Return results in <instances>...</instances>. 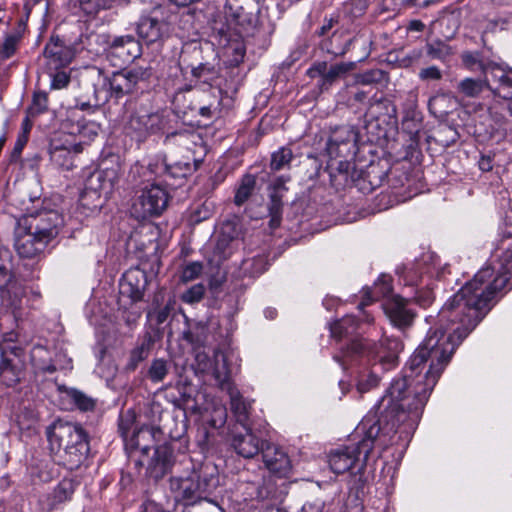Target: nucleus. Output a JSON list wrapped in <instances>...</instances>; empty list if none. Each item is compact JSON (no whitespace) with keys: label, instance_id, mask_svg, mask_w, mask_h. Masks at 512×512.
Instances as JSON below:
<instances>
[{"label":"nucleus","instance_id":"30","mask_svg":"<svg viewBox=\"0 0 512 512\" xmlns=\"http://www.w3.org/2000/svg\"><path fill=\"white\" fill-rule=\"evenodd\" d=\"M230 396L231 410L237 420L243 426L247 425L250 403L246 402L239 391L233 386L226 389Z\"/></svg>","mask_w":512,"mask_h":512},{"label":"nucleus","instance_id":"4","mask_svg":"<svg viewBox=\"0 0 512 512\" xmlns=\"http://www.w3.org/2000/svg\"><path fill=\"white\" fill-rule=\"evenodd\" d=\"M46 434L50 451L60 454V461L67 469H77L86 460L89 444L87 434L80 425L56 421Z\"/></svg>","mask_w":512,"mask_h":512},{"label":"nucleus","instance_id":"45","mask_svg":"<svg viewBox=\"0 0 512 512\" xmlns=\"http://www.w3.org/2000/svg\"><path fill=\"white\" fill-rule=\"evenodd\" d=\"M149 356V344L142 343L135 347L129 357L127 368L129 370H135L140 362L144 361Z\"/></svg>","mask_w":512,"mask_h":512},{"label":"nucleus","instance_id":"14","mask_svg":"<svg viewBox=\"0 0 512 512\" xmlns=\"http://www.w3.org/2000/svg\"><path fill=\"white\" fill-rule=\"evenodd\" d=\"M23 297L24 289L16 280L8 279L5 285L0 284V307L10 312L16 322L25 316Z\"/></svg>","mask_w":512,"mask_h":512},{"label":"nucleus","instance_id":"23","mask_svg":"<svg viewBox=\"0 0 512 512\" xmlns=\"http://www.w3.org/2000/svg\"><path fill=\"white\" fill-rule=\"evenodd\" d=\"M244 434H235L232 439V447L236 453L244 458H253L262 452L266 442L255 436L246 426Z\"/></svg>","mask_w":512,"mask_h":512},{"label":"nucleus","instance_id":"28","mask_svg":"<svg viewBox=\"0 0 512 512\" xmlns=\"http://www.w3.org/2000/svg\"><path fill=\"white\" fill-rule=\"evenodd\" d=\"M238 235L239 231L234 223L225 222L222 224L216 244V250H218L224 258L231 254V249L234 242L237 240Z\"/></svg>","mask_w":512,"mask_h":512},{"label":"nucleus","instance_id":"41","mask_svg":"<svg viewBox=\"0 0 512 512\" xmlns=\"http://www.w3.org/2000/svg\"><path fill=\"white\" fill-rule=\"evenodd\" d=\"M64 54L65 48L58 39H51L50 42L45 46L44 56L46 58L52 59L59 65H64L67 63V60L63 58Z\"/></svg>","mask_w":512,"mask_h":512},{"label":"nucleus","instance_id":"19","mask_svg":"<svg viewBox=\"0 0 512 512\" xmlns=\"http://www.w3.org/2000/svg\"><path fill=\"white\" fill-rule=\"evenodd\" d=\"M147 283L145 271L139 268H131L122 276L120 293L130 298L133 302H138L143 298Z\"/></svg>","mask_w":512,"mask_h":512},{"label":"nucleus","instance_id":"2","mask_svg":"<svg viewBox=\"0 0 512 512\" xmlns=\"http://www.w3.org/2000/svg\"><path fill=\"white\" fill-rule=\"evenodd\" d=\"M502 254L492 264L481 268L457 293L449 298L438 313V325L430 329L422 344L411 356V367L428 360L443 365L451 360L456 347L491 309V302L506 286L511 275L512 239L502 242Z\"/></svg>","mask_w":512,"mask_h":512},{"label":"nucleus","instance_id":"57","mask_svg":"<svg viewBox=\"0 0 512 512\" xmlns=\"http://www.w3.org/2000/svg\"><path fill=\"white\" fill-rule=\"evenodd\" d=\"M328 64L326 61H316L307 70V75L310 78L320 77V80H324L325 74H327Z\"/></svg>","mask_w":512,"mask_h":512},{"label":"nucleus","instance_id":"64","mask_svg":"<svg viewBox=\"0 0 512 512\" xmlns=\"http://www.w3.org/2000/svg\"><path fill=\"white\" fill-rule=\"evenodd\" d=\"M280 206H281L280 200L276 197V195H271L270 212H271L273 218L279 213Z\"/></svg>","mask_w":512,"mask_h":512},{"label":"nucleus","instance_id":"18","mask_svg":"<svg viewBox=\"0 0 512 512\" xmlns=\"http://www.w3.org/2000/svg\"><path fill=\"white\" fill-rule=\"evenodd\" d=\"M284 484V481H282L280 484H277L276 481L270 477L264 480L263 484L259 482H247L240 488L243 491L245 501L270 499L276 502L281 500L285 493L283 489H279V487L283 486Z\"/></svg>","mask_w":512,"mask_h":512},{"label":"nucleus","instance_id":"38","mask_svg":"<svg viewBox=\"0 0 512 512\" xmlns=\"http://www.w3.org/2000/svg\"><path fill=\"white\" fill-rule=\"evenodd\" d=\"M241 269L245 274L251 277L258 276L267 269L266 258L261 255L247 258L242 262Z\"/></svg>","mask_w":512,"mask_h":512},{"label":"nucleus","instance_id":"36","mask_svg":"<svg viewBox=\"0 0 512 512\" xmlns=\"http://www.w3.org/2000/svg\"><path fill=\"white\" fill-rule=\"evenodd\" d=\"M75 487L76 484L72 479L61 480L52 492V504L56 505L70 500L75 492Z\"/></svg>","mask_w":512,"mask_h":512},{"label":"nucleus","instance_id":"25","mask_svg":"<svg viewBox=\"0 0 512 512\" xmlns=\"http://www.w3.org/2000/svg\"><path fill=\"white\" fill-rule=\"evenodd\" d=\"M165 23L153 15L142 16L137 23V33L146 43L158 41L164 33Z\"/></svg>","mask_w":512,"mask_h":512},{"label":"nucleus","instance_id":"32","mask_svg":"<svg viewBox=\"0 0 512 512\" xmlns=\"http://www.w3.org/2000/svg\"><path fill=\"white\" fill-rule=\"evenodd\" d=\"M175 389L178 392V397L175 398V401L185 405L189 409L197 410V406L193 400L195 387L188 378L180 376L175 383Z\"/></svg>","mask_w":512,"mask_h":512},{"label":"nucleus","instance_id":"60","mask_svg":"<svg viewBox=\"0 0 512 512\" xmlns=\"http://www.w3.org/2000/svg\"><path fill=\"white\" fill-rule=\"evenodd\" d=\"M215 416L211 419L210 424L214 428L222 427L227 418L226 408L223 406L216 407L214 409Z\"/></svg>","mask_w":512,"mask_h":512},{"label":"nucleus","instance_id":"61","mask_svg":"<svg viewBox=\"0 0 512 512\" xmlns=\"http://www.w3.org/2000/svg\"><path fill=\"white\" fill-rule=\"evenodd\" d=\"M419 78L422 80H440L442 78V73L438 67L430 66L419 72Z\"/></svg>","mask_w":512,"mask_h":512},{"label":"nucleus","instance_id":"48","mask_svg":"<svg viewBox=\"0 0 512 512\" xmlns=\"http://www.w3.org/2000/svg\"><path fill=\"white\" fill-rule=\"evenodd\" d=\"M190 166L189 164H176V165H167L164 164L162 166V174L165 177V182H168V178H184L189 172Z\"/></svg>","mask_w":512,"mask_h":512},{"label":"nucleus","instance_id":"55","mask_svg":"<svg viewBox=\"0 0 512 512\" xmlns=\"http://www.w3.org/2000/svg\"><path fill=\"white\" fill-rule=\"evenodd\" d=\"M392 279L388 275H381L374 284V293L377 296L388 297L392 292Z\"/></svg>","mask_w":512,"mask_h":512},{"label":"nucleus","instance_id":"7","mask_svg":"<svg viewBox=\"0 0 512 512\" xmlns=\"http://www.w3.org/2000/svg\"><path fill=\"white\" fill-rule=\"evenodd\" d=\"M158 434H160L158 429L143 426L138 430H134L129 439L126 440L124 444L126 453L129 461L134 463L136 468H141L145 465L150 449L155 446Z\"/></svg>","mask_w":512,"mask_h":512},{"label":"nucleus","instance_id":"15","mask_svg":"<svg viewBox=\"0 0 512 512\" xmlns=\"http://www.w3.org/2000/svg\"><path fill=\"white\" fill-rule=\"evenodd\" d=\"M382 307L385 315L396 328L404 330L412 325L415 313L408 307L404 298L400 296L387 298Z\"/></svg>","mask_w":512,"mask_h":512},{"label":"nucleus","instance_id":"46","mask_svg":"<svg viewBox=\"0 0 512 512\" xmlns=\"http://www.w3.org/2000/svg\"><path fill=\"white\" fill-rule=\"evenodd\" d=\"M390 102L386 99H373L369 102V107L364 114V121L377 120L382 110L388 109Z\"/></svg>","mask_w":512,"mask_h":512},{"label":"nucleus","instance_id":"21","mask_svg":"<svg viewBox=\"0 0 512 512\" xmlns=\"http://www.w3.org/2000/svg\"><path fill=\"white\" fill-rule=\"evenodd\" d=\"M173 449L168 444L157 446L152 458H146L147 472L155 479L162 478L173 466Z\"/></svg>","mask_w":512,"mask_h":512},{"label":"nucleus","instance_id":"62","mask_svg":"<svg viewBox=\"0 0 512 512\" xmlns=\"http://www.w3.org/2000/svg\"><path fill=\"white\" fill-rule=\"evenodd\" d=\"M70 77L66 72L60 71L53 75L51 87L53 89H62L68 85Z\"/></svg>","mask_w":512,"mask_h":512},{"label":"nucleus","instance_id":"8","mask_svg":"<svg viewBox=\"0 0 512 512\" xmlns=\"http://www.w3.org/2000/svg\"><path fill=\"white\" fill-rule=\"evenodd\" d=\"M81 153V143L63 132L56 133L50 140V161L63 170H71L75 166V157Z\"/></svg>","mask_w":512,"mask_h":512},{"label":"nucleus","instance_id":"11","mask_svg":"<svg viewBox=\"0 0 512 512\" xmlns=\"http://www.w3.org/2000/svg\"><path fill=\"white\" fill-rule=\"evenodd\" d=\"M24 223L49 244L64 225L63 216L56 210H42L24 218Z\"/></svg>","mask_w":512,"mask_h":512},{"label":"nucleus","instance_id":"22","mask_svg":"<svg viewBox=\"0 0 512 512\" xmlns=\"http://www.w3.org/2000/svg\"><path fill=\"white\" fill-rule=\"evenodd\" d=\"M263 462L267 469L279 478L286 477L291 470L290 459L279 447L266 443L262 447Z\"/></svg>","mask_w":512,"mask_h":512},{"label":"nucleus","instance_id":"37","mask_svg":"<svg viewBox=\"0 0 512 512\" xmlns=\"http://www.w3.org/2000/svg\"><path fill=\"white\" fill-rule=\"evenodd\" d=\"M293 152L289 147H281L271 155L270 168L274 171L283 170L290 166Z\"/></svg>","mask_w":512,"mask_h":512},{"label":"nucleus","instance_id":"29","mask_svg":"<svg viewBox=\"0 0 512 512\" xmlns=\"http://www.w3.org/2000/svg\"><path fill=\"white\" fill-rule=\"evenodd\" d=\"M252 4V0H244V3H240L238 0H227L225 5V13L227 17H231L236 24L244 26L250 24L253 18V13L247 11L244 5Z\"/></svg>","mask_w":512,"mask_h":512},{"label":"nucleus","instance_id":"35","mask_svg":"<svg viewBox=\"0 0 512 512\" xmlns=\"http://www.w3.org/2000/svg\"><path fill=\"white\" fill-rule=\"evenodd\" d=\"M193 78L203 89L211 87L212 82L217 78V71L207 64H199L191 70Z\"/></svg>","mask_w":512,"mask_h":512},{"label":"nucleus","instance_id":"17","mask_svg":"<svg viewBox=\"0 0 512 512\" xmlns=\"http://www.w3.org/2000/svg\"><path fill=\"white\" fill-rule=\"evenodd\" d=\"M163 127L164 120L158 112L136 114L129 121L131 135L137 142L144 141L148 135L159 132Z\"/></svg>","mask_w":512,"mask_h":512},{"label":"nucleus","instance_id":"59","mask_svg":"<svg viewBox=\"0 0 512 512\" xmlns=\"http://www.w3.org/2000/svg\"><path fill=\"white\" fill-rule=\"evenodd\" d=\"M427 53L430 57L434 59H444L449 54L448 47L440 43L437 45H428Z\"/></svg>","mask_w":512,"mask_h":512},{"label":"nucleus","instance_id":"58","mask_svg":"<svg viewBox=\"0 0 512 512\" xmlns=\"http://www.w3.org/2000/svg\"><path fill=\"white\" fill-rule=\"evenodd\" d=\"M325 508V501L320 497H315L307 500L301 508V512H323Z\"/></svg>","mask_w":512,"mask_h":512},{"label":"nucleus","instance_id":"51","mask_svg":"<svg viewBox=\"0 0 512 512\" xmlns=\"http://www.w3.org/2000/svg\"><path fill=\"white\" fill-rule=\"evenodd\" d=\"M205 294V287L203 284H195L187 289L181 296L183 302L188 304L197 303L202 300Z\"/></svg>","mask_w":512,"mask_h":512},{"label":"nucleus","instance_id":"6","mask_svg":"<svg viewBox=\"0 0 512 512\" xmlns=\"http://www.w3.org/2000/svg\"><path fill=\"white\" fill-rule=\"evenodd\" d=\"M168 193L160 184L146 185L132 203L131 213L138 220L159 216L167 207Z\"/></svg>","mask_w":512,"mask_h":512},{"label":"nucleus","instance_id":"5","mask_svg":"<svg viewBox=\"0 0 512 512\" xmlns=\"http://www.w3.org/2000/svg\"><path fill=\"white\" fill-rule=\"evenodd\" d=\"M401 349V343L397 339H385L381 343H376L368 339H356L341 349L339 355H335L334 359L344 369L348 363L354 361L359 356L378 357L381 362L395 365L397 357L396 353Z\"/></svg>","mask_w":512,"mask_h":512},{"label":"nucleus","instance_id":"9","mask_svg":"<svg viewBox=\"0 0 512 512\" xmlns=\"http://www.w3.org/2000/svg\"><path fill=\"white\" fill-rule=\"evenodd\" d=\"M61 132L67 136H72L83 145L92 141L99 133L100 126L94 121H85L83 115L75 108H66L61 123Z\"/></svg>","mask_w":512,"mask_h":512},{"label":"nucleus","instance_id":"3","mask_svg":"<svg viewBox=\"0 0 512 512\" xmlns=\"http://www.w3.org/2000/svg\"><path fill=\"white\" fill-rule=\"evenodd\" d=\"M170 490L175 500L185 505L201 501L217 505V496L221 490L218 467L210 461L203 462L187 476L172 477Z\"/></svg>","mask_w":512,"mask_h":512},{"label":"nucleus","instance_id":"52","mask_svg":"<svg viewBox=\"0 0 512 512\" xmlns=\"http://www.w3.org/2000/svg\"><path fill=\"white\" fill-rule=\"evenodd\" d=\"M379 377L375 372H369L368 374L361 375L357 382V391L362 394L368 392L372 388L378 386Z\"/></svg>","mask_w":512,"mask_h":512},{"label":"nucleus","instance_id":"40","mask_svg":"<svg viewBox=\"0 0 512 512\" xmlns=\"http://www.w3.org/2000/svg\"><path fill=\"white\" fill-rule=\"evenodd\" d=\"M256 184V179L253 175H246L238 187L235 194V204L240 206L248 200L251 196Z\"/></svg>","mask_w":512,"mask_h":512},{"label":"nucleus","instance_id":"10","mask_svg":"<svg viewBox=\"0 0 512 512\" xmlns=\"http://www.w3.org/2000/svg\"><path fill=\"white\" fill-rule=\"evenodd\" d=\"M150 75V70L143 67L114 72L109 79L110 90L117 98L136 92L143 89Z\"/></svg>","mask_w":512,"mask_h":512},{"label":"nucleus","instance_id":"54","mask_svg":"<svg viewBox=\"0 0 512 512\" xmlns=\"http://www.w3.org/2000/svg\"><path fill=\"white\" fill-rule=\"evenodd\" d=\"M213 355L198 351L195 356L196 370L202 374H209L212 369Z\"/></svg>","mask_w":512,"mask_h":512},{"label":"nucleus","instance_id":"13","mask_svg":"<svg viewBox=\"0 0 512 512\" xmlns=\"http://www.w3.org/2000/svg\"><path fill=\"white\" fill-rule=\"evenodd\" d=\"M104 161L101 167L92 172L85 181V189L92 192H109L119 179L120 164L118 161Z\"/></svg>","mask_w":512,"mask_h":512},{"label":"nucleus","instance_id":"43","mask_svg":"<svg viewBox=\"0 0 512 512\" xmlns=\"http://www.w3.org/2000/svg\"><path fill=\"white\" fill-rule=\"evenodd\" d=\"M48 108V96L45 92H35L32 103L28 108L30 116L34 117L44 113Z\"/></svg>","mask_w":512,"mask_h":512},{"label":"nucleus","instance_id":"16","mask_svg":"<svg viewBox=\"0 0 512 512\" xmlns=\"http://www.w3.org/2000/svg\"><path fill=\"white\" fill-rule=\"evenodd\" d=\"M48 244L41 239L30 226L24 223L19 226L15 232L14 247L19 256L24 258H32L44 251Z\"/></svg>","mask_w":512,"mask_h":512},{"label":"nucleus","instance_id":"24","mask_svg":"<svg viewBox=\"0 0 512 512\" xmlns=\"http://www.w3.org/2000/svg\"><path fill=\"white\" fill-rule=\"evenodd\" d=\"M230 355L221 351L215 350L213 352L212 369L211 374L216 384L222 389L226 390L232 387L230 382L231 369L229 367Z\"/></svg>","mask_w":512,"mask_h":512},{"label":"nucleus","instance_id":"26","mask_svg":"<svg viewBox=\"0 0 512 512\" xmlns=\"http://www.w3.org/2000/svg\"><path fill=\"white\" fill-rule=\"evenodd\" d=\"M491 89L489 76L466 77L457 84V92L463 98H478L485 90Z\"/></svg>","mask_w":512,"mask_h":512},{"label":"nucleus","instance_id":"33","mask_svg":"<svg viewBox=\"0 0 512 512\" xmlns=\"http://www.w3.org/2000/svg\"><path fill=\"white\" fill-rule=\"evenodd\" d=\"M354 68V63L352 62H342L337 63L327 70V74H325L324 80L319 81V88L324 91L329 89L339 78L346 75L349 71Z\"/></svg>","mask_w":512,"mask_h":512},{"label":"nucleus","instance_id":"1","mask_svg":"<svg viewBox=\"0 0 512 512\" xmlns=\"http://www.w3.org/2000/svg\"><path fill=\"white\" fill-rule=\"evenodd\" d=\"M407 365L404 376L394 379L379 400V418H364L353 435L354 443L329 453L328 463L335 474H360L374 448L384 449L390 444L408 442L412 437L443 365L430 362L425 374L421 373L425 363L413 369L410 358Z\"/></svg>","mask_w":512,"mask_h":512},{"label":"nucleus","instance_id":"12","mask_svg":"<svg viewBox=\"0 0 512 512\" xmlns=\"http://www.w3.org/2000/svg\"><path fill=\"white\" fill-rule=\"evenodd\" d=\"M358 132L354 126L344 125L336 128L327 143V153L331 159L349 158L356 154Z\"/></svg>","mask_w":512,"mask_h":512},{"label":"nucleus","instance_id":"34","mask_svg":"<svg viewBox=\"0 0 512 512\" xmlns=\"http://www.w3.org/2000/svg\"><path fill=\"white\" fill-rule=\"evenodd\" d=\"M358 327V323L353 316H345L333 323L330 327L331 335L339 340L352 336Z\"/></svg>","mask_w":512,"mask_h":512},{"label":"nucleus","instance_id":"42","mask_svg":"<svg viewBox=\"0 0 512 512\" xmlns=\"http://www.w3.org/2000/svg\"><path fill=\"white\" fill-rule=\"evenodd\" d=\"M168 371V362L166 360L154 359L149 367L148 377L152 382L158 383L164 380Z\"/></svg>","mask_w":512,"mask_h":512},{"label":"nucleus","instance_id":"27","mask_svg":"<svg viewBox=\"0 0 512 512\" xmlns=\"http://www.w3.org/2000/svg\"><path fill=\"white\" fill-rule=\"evenodd\" d=\"M489 77L497 83L494 89L491 88L494 95L503 99H512V70L506 71L495 64Z\"/></svg>","mask_w":512,"mask_h":512},{"label":"nucleus","instance_id":"56","mask_svg":"<svg viewBox=\"0 0 512 512\" xmlns=\"http://www.w3.org/2000/svg\"><path fill=\"white\" fill-rule=\"evenodd\" d=\"M396 273L403 278L405 285H417L421 279V275L414 271L413 268H397Z\"/></svg>","mask_w":512,"mask_h":512},{"label":"nucleus","instance_id":"20","mask_svg":"<svg viewBox=\"0 0 512 512\" xmlns=\"http://www.w3.org/2000/svg\"><path fill=\"white\" fill-rule=\"evenodd\" d=\"M108 53L110 56L120 58V65L129 63L142 54L139 41L132 35H123L115 37L110 45Z\"/></svg>","mask_w":512,"mask_h":512},{"label":"nucleus","instance_id":"39","mask_svg":"<svg viewBox=\"0 0 512 512\" xmlns=\"http://www.w3.org/2000/svg\"><path fill=\"white\" fill-rule=\"evenodd\" d=\"M66 396L82 411H90L95 407V401L83 392L70 388L65 391Z\"/></svg>","mask_w":512,"mask_h":512},{"label":"nucleus","instance_id":"44","mask_svg":"<svg viewBox=\"0 0 512 512\" xmlns=\"http://www.w3.org/2000/svg\"><path fill=\"white\" fill-rule=\"evenodd\" d=\"M220 89H214L211 92V100L209 103H203L202 105H199V114L206 118H211L215 112L218 110V107L220 105Z\"/></svg>","mask_w":512,"mask_h":512},{"label":"nucleus","instance_id":"31","mask_svg":"<svg viewBox=\"0 0 512 512\" xmlns=\"http://www.w3.org/2000/svg\"><path fill=\"white\" fill-rule=\"evenodd\" d=\"M463 65L470 71H481L482 75L489 76L495 63L485 61L479 52H464L461 55Z\"/></svg>","mask_w":512,"mask_h":512},{"label":"nucleus","instance_id":"47","mask_svg":"<svg viewBox=\"0 0 512 512\" xmlns=\"http://www.w3.org/2000/svg\"><path fill=\"white\" fill-rule=\"evenodd\" d=\"M112 2L113 0H78L81 10L88 15L109 8Z\"/></svg>","mask_w":512,"mask_h":512},{"label":"nucleus","instance_id":"53","mask_svg":"<svg viewBox=\"0 0 512 512\" xmlns=\"http://www.w3.org/2000/svg\"><path fill=\"white\" fill-rule=\"evenodd\" d=\"M19 43V36L16 34L7 35L0 48V56L4 59L10 58L16 51Z\"/></svg>","mask_w":512,"mask_h":512},{"label":"nucleus","instance_id":"50","mask_svg":"<svg viewBox=\"0 0 512 512\" xmlns=\"http://www.w3.org/2000/svg\"><path fill=\"white\" fill-rule=\"evenodd\" d=\"M203 271V265L201 262L195 261L186 264L181 273V280L183 282H190L197 279Z\"/></svg>","mask_w":512,"mask_h":512},{"label":"nucleus","instance_id":"63","mask_svg":"<svg viewBox=\"0 0 512 512\" xmlns=\"http://www.w3.org/2000/svg\"><path fill=\"white\" fill-rule=\"evenodd\" d=\"M353 168V164L348 160H340L337 164V170L341 174L348 175L349 171Z\"/></svg>","mask_w":512,"mask_h":512},{"label":"nucleus","instance_id":"49","mask_svg":"<svg viewBox=\"0 0 512 512\" xmlns=\"http://www.w3.org/2000/svg\"><path fill=\"white\" fill-rule=\"evenodd\" d=\"M135 422V414L128 410L125 414H122L119 419V432L124 440V444L126 440L129 439L130 431Z\"/></svg>","mask_w":512,"mask_h":512}]
</instances>
